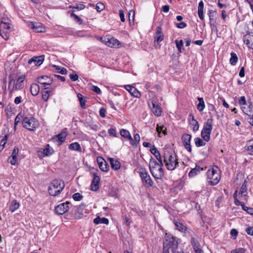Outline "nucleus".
<instances>
[{
  "instance_id": "6e6d98bb",
  "label": "nucleus",
  "mask_w": 253,
  "mask_h": 253,
  "mask_svg": "<svg viewBox=\"0 0 253 253\" xmlns=\"http://www.w3.org/2000/svg\"><path fill=\"white\" fill-rule=\"evenodd\" d=\"M73 198L76 201H79L82 199L83 196L79 193H76L73 195Z\"/></svg>"
},
{
  "instance_id": "412c9836",
  "label": "nucleus",
  "mask_w": 253,
  "mask_h": 253,
  "mask_svg": "<svg viewBox=\"0 0 253 253\" xmlns=\"http://www.w3.org/2000/svg\"><path fill=\"white\" fill-rule=\"evenodd\" d=\"M154 38L155 42H161L164 40V34L162 33V29L160 26L157 28Z\"/></svg>"
},
{
  "instance_id": "a18cd8bd",
  "label": "nucleus",
  "mask_w": 253,
  "mask_h": 253,
  "mask_svg": "<svg viewBox=\"0 0 253 253\" xmlns=\"http://www.w3.org/2000/svg\"><path fill=\"white\" fill-rule=\"evenodd\" d=\"M251 142L252 140L249 141L246 145L245 148L247 150L250 152L249 153L250 155H253V146L251 144Z\"/></svg>"
},
{
  "instance_id": "6ab92c4d",
  "label": "nucleus",
  "mask_w": 253,
  "mask_h": 253,
  "mask_svg": "<svg viewBox=\"0 0 253 253\" xmlns=\"http://www.w3.org/2000/svg\"><path fill=\"white\" fill-rule=\"evenodd\" d=\"M247 181L245 180L244 183L242 184L241 189L239 191V195H240L242 197L243 199L247 201L249 196L247 195Z\"/></svg>"
},
{
  "instance_id": "9d476101",
  "label": "nucleus",
  "mask_w": 253,
  "mask_h": 253,
  "mask_svg": "<svg viewBox=\"0 0 253 253\" xmlns=\"http://www.w3.org/2000/svg\"><path fill=\"white\" fill-rule=\"evenodd\" d=\"M37 81L38 83L42 84L44 89H48V87H46V85H50L52 84L53 79L51 77L47 76H42L37 79Z\"/></svg>"
},
{
  "instance_id": "c9c22d12",
  "label": "nucleus",
  "mask_w": 253,
  "mask_h": 253,
  "mask_svg": "<svg viewBox=\"0 0 253 253\" xmlns=\"http://www.w3.org/2000/svg\"><path fill=\"white\" fill-rule=\"evenodd\" d=\"M191 243L195 251L201 250L199 243L194 237L191 238Z\"/></svg>"
},
{
  "instance_id": "9b49d317",
  "label": "nucleus",
  "mask_w": 253,
  "mask_h": 253,
  "mask_svg": "<svg viewBox=\"0 0 253 253\" xmlns=\"http://www.w3.org/2000/svg\"><path fill=\"white\" fill-rule=\"evenodd\" d=\"M191 138V135L187 133L184 134L181 137L183 146H184L185 148L190 152L192 151L191 146L190 144Z\"/></svg>"
},
{
  "instance_id": "f704fd0d",
  "label": "nucleus",
  "mask_w": 253,
  "mask_h": 253,
  "mask_svg": "<svg viewBox=\"0 0 253 253\" xmlns=\"http://www.w3.org/2000/svg\"><path fill=\"white\" fill-rule=\"evenodd\" d=\"M19 206L20 204L16 200H13L9 206V210L10 211L13 212L19 208Z\"/></svg>"
},
{
  "instance_id": "13d9d810",
  "label": "nucleus",
  "mask_w": 253,
  "mask_h": 253,
  "mask_svg": "<svg viewBox=\"0 0 253 253\" xmlns=\"http://www.w3.org/2000/svg\"><path fill=\"white\" fill-rule=\"evenodd\" d=\"M239 104L242 106L247 104V101L244 96H241L239 100Z\"/></svg>"
},
{
  "instance_id": "cd10ccee",
  "label": "nucleus",
  "mask_w": 253,
  "mask_h": 253,
  "mask_svg": "<svg viewBox=\"0 0 253 253\" xmlns=\"http://www.w3.org/2000/svg\"><path fill=\"white\" fill-rule=\"evenodd\" d=\"M30 90L32 95L33 96H36L39 93L40 86L38 84L33 83L31 85Z\"/></svg>"
},
{
  "instance_id": "e433bc0d",
  "label": "nucleus",
  "mask_w": 253,
  "mask_h": 253,
  "mask_svg": "<svg viewBox=\"0 0 253 253\" xmlns=\"http://www.w3.org/2000/svg\"><path fill=\"white\" fill-rule=\"evenodd\" d=\"M25 76L24 75H22L18 77V78L17 80V82L16 83V88L17 89H18V90L21 89L22 88V85L23 83L24 82V81L25 80Z\"/></svg>"
},
{
  "instance_id": "b1692460",
  "label": "nucleus",
  "mask_w": 253,
  "mask_h": 253,
  "mask_svg": "<svg viewBox=\"0 0 253 253\" xmlns=\"http://www.w3.org/2000/svg\"><path fill=\"white\" fill-rule=\"evenodd\" d=\"M10 81L8 85V89L10 93H12L15 90H18V89L16 88V84L14 79L12 78L11 76L9 77Z\"/></svg>"
},
{
  "instance_id": "37998d69",
  "label": "nucleus",
  "mask_w": 253,
  "mask_h": 253,
  "mask_svg": "<svg viewBox=\"0 0 253 253\" xmlns=\"http://www.w3.org/2000/svg\"><path fill=\"white\" fill-rule=\"evenodd\" d=\"M53 67L57 70L58 73L61 74L65 75L67 73V69L64 67H61L57 65H53Z\"/></svg>"
},
{
  "instance_id": "052dcab7",
  "label": "nucleus",
  "mask_w": 253,
  "mask_h": 253,
  "mask_svg": "<svg viewBox=\"0 0 253 253\" xmlns=\"http://www.w3.org/2000/svg\"><path fill=\"white\" fill-rule=\"evenodd\" d=\"M246 250L244 248H238L235 250H232L231 253H245Z\"/></svg>"
},
{
  "instance_id": "2eb2a0df",
  "label": "nucleus",
  "mask_w": 253,
  "mask_h": 253,
  "mask_svg": "<svg viewBox=\"0 0 253 253\" xmlns=\"http://www.w3.org/2000/svg\"><path fill=\"white\" fill-rule=\"evenodd\" d=\"M125 88L129 92L131 96L136 98L140 97V92L135 87L128 84L125 85Z\"/></svg>"
},
{
  "instance_id": "aec40b11",
  "label": "nucleus",
  "mask_w": 253,
  "mask_h": 253,
  "mask_svg": "<svg viewBox=\"0 0 253 253\" xmlns=\"http://www.w3.org/2000/svg\"><path fill=\"white\" fill-rule=\"evenodd\" d=\"M213 121V120L211 116L204 123V126L202 130L211 132L212 129Z\"/></svg>"
},
{
  "instance_id": "4be33fe9",
  "label": "nucleus",
  "mask_w": 253,
  "mask_h": 253,
  "mask_svg": "<svg viewBox=\"0 0 253 253\" xmlns=\"http://www.w3.org/2000/svg\"><path fill=\"white\" fill-rule=\"evenodd\" d=\"M106 43L107 46L111 47H119L120 44V42L113 37L108 38Z\"/></svg>"
},
{
  "instance_id": "7c9ffc66",
  "label": "nucleus",
  "mask_w": 253,
  "mask_h": 253,
  "mask_svg": "<svg viewBox=\"0 0 253 253\" xmlns=\"http://www.w3.org/2000/svg\"><path fill=\"white\" fill-rule=\"evenodd\" d=\"M190 117H192V120L190 121L191 125L193 126L192 130L193 131H196L199 128L198 122L194 119V116L192 114H190Z\"/></svg>"
},
{
  "instance_id": "a878e982",
  "label": "nucleus",
  "mask_w": 253,
  "mask_h": 253,
  "mask_svg": "<svg viewBox=\"0 0 253 253\" xmlns=\"http://www.w3.org/2000/svg\"><path fill=\"white\" fill-rule=\"evenodd\" d=\"M43 61V59L42 56H36L28 60V63L31 64L34 62L35 65H40L42 63Z\"/></svg>"
},
{
  "instance_id": "680f3d73",
  "label": "nucleus",
  "mask_w": 253,
  "mask_h": 253,
  "mask_svg": "<svg viewBox=\"0 0 253 253\" xmlns=\"http://www.w3.org/2000/svg\"><path fill=\"white\" fill-rule=\"evenodd\" d=\"M91 89L98 94H100L101 93L100 89L97 86L92 85Z\"/></svg>"
},
{
  "instance_id": "a211bd4d",
  "label": "nucleus",
  "mask_w": 253,
  "mask_h": 253,
  "mask_svg": "<svg viewBox=\"0 0 253 253\" xmlns=\"http://www.w3.org/2000/svg\"><path fill=\"white\" fill-rule=\"evenodd\" d=\"M100 182V177L96 174H93V178L91 184V190L96 191L99 189L98 184Z\"/></svg>"
},
{
  "instance_id": "4d7b16f0",
  "label": "nucleus",
  "mask_w": 253,
  "mask_h": 253,
  "mask_svg": "<svg viewBox=\"0 0 253 253\" xmlns=\"http://www.w3.org/2000/svg\"><path fill=\"white\" fill-rule=\"evenodd\" d=\"M104 5L101 2H98L96 4L95 9L97 11H101L104 9Z\"/></svg>"
},
{
  "instance_id": "7ed1b4c3",
  "label": "nucleus",
  "mask_w": 253,
  "mask_h": 253,
  "mask_svg": "<svg viewBox=\"0 0 253 253\" xmlns=\"http://www.w3.org/2000/svg\"><path fill=\"white\" fill-rule=\"evenodd\" d=\"M65 187L64 182L60 180L54 179L50 184L48 188L49 194L52 196L58 195L63 190Z\"/></svg>"
},
{
  "instance_id": "c03bdc74",
  "label": "nucleus",
  "mask_w": 253,
  "mask_h": 253,
  "mask_svg": "<svg viewBox=\"0 0 253 253\" xmlns=\"http://www.w3.org/2000/svg\"><path fill=\"white\" fill-rule=\"evenodd\" d=\"M78 98L80 101L81 106L83 109L85 108V101L84 99V96L81 94L78 93L77 95Z\"/></svg>"
},
{
  "instance_id": "4468645a",
  "label": "nucleus",
  "mask_w": 253,
  "mask_h": 253,
  "mask_svg": "<svg viewBox=\"0 0 253 253\" xmlns=\"http://www.w3.org/2000/svg\"><path fill=\"white\" fill-rule=\"evenodd\" d=\"M97 162L100 169L105 172H107L109 169V166L105 160L102 157L97 158Z\"/></svg>"
},
{
  "instance_id": "338daca9",
  "label": "nucleus",
  "mask_w": 253,
  "mask_h": 253,
  "mask_svg": "<svg viewBox=\"0 0 253 253\" xmlns=\"http://www.w3.org/2000/svg\"><path fill=\"white\" fill-rule=\"evenodd\" d=\"M238 232L237 230L235 229H232L230 231V234L231 235L234 237V239H236L237 238V236L238 235Z\"/></svg>"
},
{
  "instance_id": "6e6552de",
  "label": "nucleus",
  "mask_w": 253,
  "mask_h": 253,
  "mask_svg": "<svg viewBox=\"0 0 253 253\" xmlns=\"http://www.w3.org/2000/svg\"><path fill=\"white\" fill-rule=\"evenodd\" d=\"M54 153L53 149L49 144H47L45 148H41L37 151V154L40 159H42L44 157L51 156Z\"/></svg>"
},
{
  "instance_id": "5701e85b",
  "label": "nucleus",
  "mask_w": 253,
  "mask_h": 253,
  "mask_svg": "<svg viewBox=\"0 0 253 253\" xmlns=\"http://www.w3.org/2000/svg\"><path fill=\"white\" fill-rule=\"evenodd\" d=\"M173 223L175 226V228L181 232H184L187 230V227L185 226L182 222H181L179 220H174Z\"/></svg>"
},
{
  "instance_id": "393cba45",
  "label": "nucleus",
  "mask_w": 253,
  "mask_h": 253,
  "mask_svg": "<svg viewBox=\"0 0 253 253\" xmlns=\"http://www.w3.org/2000/svg\"><path fill=\"white\" fill-rule=\"evenodd\" d=\"M108 159L109 160L112 169L117 170L120 168L121 164L119 161L115 160L112 158H109Z\"/></svg>"
},
{
  "instance_id": "f03ea898",
  "label": "nucleus",
  "mask_w": 253,
  "mask_h": 253,
  "mask_svg": "<svg viewBox=\"0 0 253 253\" xmlns=\"http://www.w3.org/2000/svg\"><path fill=\"white\" fill-rule=\"evenodd\" d=\"M163 167V162L158 163L155 160H151L150 162L149 169L151 174L156 180L161 179L164 177V172Z\"/></svg>"
},
{
  "instance_id": "c756f323",
  "label": "nucleus",
  "mask_w": 253,
  "mask_h": 253,
  "mask_svg": "<svg viewBox=\"0 0 253 253\" xmlns=\"http://www.w3.org/2000/svg\"><path fill=\"white\" fill-rule=\"evenodd\" d=\"M202 170V168H200V166H198L196 165L195 168H193L191 169V170L189 172L188 175L190 177H194Z\"/></svg>"
},
{
  "instance_id": "a19ab883",
  "label": "nucleus",
  "mask_w": 253,
  "mask_h": 253,
  "mask_svg": "<svg viewBox=\"0 0 253 253\" xmlns=\"http://www.w3.org/2000/svg\"><path fill=\"white\" fill-rule=\"evenodd\" d=\"M231 57L230 59V63L232 65H235L236 63L238 62V58L237 57V54L234 52H231Z\"/></svg>"
},
{
  "instance_id": "79ce46f5",
  "label": "nucleus",
  "mask_w": 253,
  "mask_h": 253,
  "mask_svg": "<svg viewBox=\"0 0 253 253\" xmlns=\"http://www.w3.org/2000/svg\"><path fill=\"white\" fill-rule=\"evenodd\" d=\"M198 100L199 101V102L197 105V108L199 111L201 112L205 108V102L202 97H198Z\"/></svg>"
},
{
  "instance_id": "bf43d9fd",
  "label": "nucleus",
  "mask_w": 253,
  "mask_h": 253,
  "mask_svg": "<svg viewBox=\"0 0 253 253\" xmlns=\"http://www.w3.org/2000/svg\"><path fill=\"white\" fill-rule=\"evenodd\" d=\"M72 7L74 9H77L78 10H81L84 9L85 7V6L82 3H80L77 4L76 6H73Z\"/></svg>"
},
{
  "instance_id": "2f4dec72",
  "label": "nucleus",
  "mask_w": 253,
  "mask_h": 253,
  "mask_svg": "<svg viewBox=\"0 0 253 253\" xmlns=\"http://www.w3.org/2000/svg\"><path fill=\"white\" fill-rule=\"evenodd\" d=\"M10 29H12V27L9 23L2 21H0V32L6 30H10Z\"/></svg>"
},
{
  "instance_id": "864d4df0",
  "label": "nucleus",
  "mask_w": 253,
  "mask_h": 253,
  "mask_svg": "<svg viewBox=\"0 0 253 253\" xmlns=\"http://www.w3.org/2000/svg\"><path fill=\"white\" fill-rule=\"evenodd\" d=\"M237 193L238 190H236L233 194V198L234 200V203L236 206H239L240 204H241V202H240L237 198Z\"/></svg>"
},
{
  "instance_id": "ddd939ff",
  "label": "nucleus",
  "mask_w": 253,
  "mask_h": 253,
  "mask_svg": "<svg viewBox=\"0 0 253 253\" xmlns=\"http://www.w3.org/2000/svg\"><path fill=\"white\" fill-rule=\"evenodd\" d=\"M216 15V11L210 9L208 11L210 24L211 29H215L217 30V26L215 22L214 18Z\"/></svg>"
},
{
  "instance_id": "72a5a7b5",
  "label": "nucleus",
  "mask_w": 253,
  "mask_h": 253,
  "mask_svg": "<svg viewBox=\"0 0 253 253\" xmlns=\"http://www.w3.org/2000/svg\"><path fill=\"white\" fill-rule=\"evenodd\" d=\"M156 130L158 133L159 137H161V134L162 132L164 135H166L167 134V128L163 125L160 126L157 124Z\"/></svg>"
},
{
  "instance_id": "de8ad7c7",
  "label": "nucleus",
  "mask_w": 253,
  "mask_h": 253,
  "mask_svg": "<svg viewBox=\"0 0 253 253\" xmlns=\"http://www.w3.org/2000/svg\"><path fill=\"white\" fill-rule=\"evenodd\" d=\"M71 17L73 18L74 20L79 24H82L83 22V20L80 18L78 15L75 14L74 12L71 14Z\"/></svg>"
},
{
  "instance_id": "49530a36",
  "label": "nucleus",
  "mask_w": 253,
  "mask_h": 253,
  "mask_svg": "<svg viewBox=\"0 0 253 253\" xmlns=\"http://www.w3.org/2000/svg\"><path fill=\"white\" fill-rule=\"evenodd\" d=\"M195 145L197 147H201L203 146H205L206 145V142L204 141V140L201 139L199 137L195 138Z\"/></svg>"
},
{
  "instance_id": "e2e57ef3",
  "label": "nucleus",
  "mask_w": 253,
  "mask_h": 253,
  "mask_svg": "<svg viewBox=\"0 0 253 253\" xmlns=\"http://www.w3.org/2000/svg\"><path fill=\"white\" fill-rule=\"evenodd\" d=\"M108 133L109 134L113 136V137L116 136L117 132L116 129L115 128H110L108 129Z\"/></svg>"
},
{
  "instance_id": "3c124183",
  "label": "nucleus",
  "mask_w": 253,
  "mask_h": 253,
  "mask_svg": "<svg viewBox=\"0 0 253 253\" xmlns=\"http://www.w3.org/2000/svg\"><path fill=\"white\" fill-rule=\"evenodd\" d=\"M8 162L9 163H10L12 165H15L16 163H17V157H15V156H12L11 155L8 158V160H7Z\"/></svg>"
},
{
  "instance_id": "20e7f679",
  "label": "nucleus",
  "mask_w": 253,
  "mask_h": 253,
  "mask_svg": "<svg viewBox=\"0 0 253 253\" xmlns=\"http://www.w3.org/2000/svg\"><path fill=\"white\" fill-rule=\"evenodd\" d=\"M207 174L208 182L211 185H215L219 182L220 175L217 167L208 169Z\"/></svg>"
},
{
  "instance_id": "423d86ee",
  "label": "nucleus",
  "mask_w": 253,
  "mask_h": 253,
  "mask_svg": "<svg viewBox=\"0 0 253 253\" xmlns=\"http://www.w3.org/2000/svg\"><path fill=\"white\" fill-rule=\"evenodd\" d=\"M22 125L26 129L34 131L39 126V122L34 117H25L23 119Z\"/></svg>"
},
{
  "instance_id": "58836bf2",
  "label": "nucleus",
  "mask_w": 253,
  "mask_h": 253,
  "mask_svg": "<svg viewBox=\"0 0 253 253\" xmlns=\"http://www.w3.org/2000/svg\"><path fill=\"white\" fill-rule=\"evenodd\" d=\"M211 132L202 130L201 136L202 138L206 142L210 140V136Z\"/></svg>"
},
{
  "instance_id": "1a4fd4ad",
  "label": "nucleus",
  "mask_w": 253,
  "mask_h": 253,
  "mask_svg": "<svg viewBox=\"0 0 253 253\" xmlns=\"http://www.w3.org/2000/svg\"><path fill=\"white\" fill-rule=\"evenodd\" d=\"M71 207H72L71 203L69 202H66V203L60 204L56 206L55 208V211L57 214L62 215L67 212Z\"/></svg>"
},
{
  "instance_id": "f3484780",
  "label": "nucleus",
  "mask_w": 253,
  "mask_h": 253,
  "mask_svg": "<svg viewBox=\"0 0 253 253\" xmlns=\"http://www.w3.org/2000/svg\"><path fill=\"white\" fill-rule=\"evenodd\" d=\"M29 26L35 32L42 33L45 31V28L40 23L32 22Z\"/></svg>"
},
{
  "instance_id": "bb28decb",
  "label": "nucleus",
  "mask_w": 253,
  "mask_h": 253,
  "mask_svg": "<svg viewBox=\"0 0 253 253\" xmlns=\"http://www.w3.org/2000/svg\"><path fill=\"white\" fill-rule=\"evenodd\" d=\"M204 4L202 0H201L198 4V14L200 19L203 20L204 19L203 10H204Z\"/></svg>"
},
{
  "instance_id": "dca6fc26",
  "label": "nucleus",
  "mask_w": 253,
  "mask_h": 253,
  "mask_svg": "<svg viewBox=\"0 0 253 253\" xmlns=\"http://www.w3.org/2000/svg\"><path fill=\"white\" fill-rule=\"evenodd\" d=\"M151 104L152 107L151 108L154 114L157 116H160L162 114V109L161 107L154 100H152Z\"/></svg>"
},
{
  "instance_id": "f8f14e48",
  "label": "nucleus",
  "mask_w": 253,
  "mask_h": 253,
  "mask_svg": "<svg viewBox=\"0 0 253 253\" xmlns=\"http://www.w3.org/2000/svg\"><path fill=\"white\" fill-rule=\"evenodd\" d=\"M244 42L250 49H253V33H249L243 37Z\"/></svg>"
},
{
  "instance_id": "0e129e2a",
  "label": "nucleus",
  "mask_w": 253,
  "mask_h": 253,
  "mask_svg": "<svg viewBox=\"0 0 253 253\" xmlns=\"http://www.w3.org/2000/svg\"><path fill=\"white\" fill-rule=\"evenodd\" d=\"M70 79L71 80V81L75 82L78 80L79 76L76 74H70L69 75Z\"/></svg>"
},
{
  "instance_id": "4c0bfd02",
  "label": "nucleus",
  "mask_w": 253,
  "mask_h": 253,
  "mask_svg": "<svg viewBox=\"0 0 253 253\" xmlns=\"http://www.w3.org/2000/svg\"><path fill=\"white\" fill-rule=\"evenodd\" d=\"M248 108H249V110L247 111L245 107L241 106V109L242 110L243 113H245V114H246L247 115L250 116H251V114H252L251 111H252V109L253 108V105L251 102H249Z\"/></svg>"
},
{
  "instance_id": "8fccbe9b",
  "label": "nucleus",
  "mask_w": 253,
  "mask_h": 253,
  "mask_svg": "<svg viewBox=\"0 0 253 253\" xmlns=\"http://www.w3.org/2000/svg\"><path fill=\"white\" fill-rule=\"evenodd\" d=\"M58 138V140L61 142V143L64 142L66 137V134L65 133H60L58 134L57 136Z\"/></svg>"
},
{
  "instance_id": "603ef678",
  "label": "nucleus",
  "mask_w": 253,
  "mask_h": 253,
  "mask_svg": "<svg viewBox=\"0 0 253 253\" xmlns=\"http://www.w3.org/2000/svg\"><path fill=\"white\" fill-rule=\"evenodd\" d=\"M175 43L176 47L179 52H181V48L183 45V42L182 40L178 41L177 40H175Z\"/></svg>"
},
{
  "instance_id": "39448f33",
  "label": "nucleus",
  "mask_w": 253,
  "mask_h": 253,
  "mask_svg": "<svg viewBox=\"0 0 253 253\" xmlns=\"http://www.w3.org/2000/svg\"><path fill=\"white\" fill-rule=\"evenodd\" d=\"M139 174L142 184L144 186L150 187L153 185L154 182L145 168H140L139 170Z\"/></svg>"
},
{
  "instance_id": "774afa93",
  "label": "nucleus",
  "mask_w": 253,
  "mask_h": 253,
  "mask_svg": "<svg viewBox=\"0 0 253 253\" xmlns=\"http://www.w3.org/2000/svg\"><path fill=\"white\" fill-rule=\"evenodd\" d=\"M246 233L250 235H253V227H249L246 229Z\"/></svg>"
},
{
  "instance_id": "5fc2aeb1",
  "label": "nucleus",
  "mask_w": 253,
  "mask_h": 253,
  "mask_svg": "<svg viewBox=\"0 0 253 253\" xmlns=\"http://www.w3.org/2000/svg\"><path fill=\"white\" fill-rule=\"evenodd\" d=\"M23 116L21 113H19L15 118L14 127H15L17 124L20 122Z\"/></svg>"
},
{
  "instance_id": "0eeeda50",
  "label": "nucleus",
  "mask_w": 253,
  "mask_h": 253,
  "mask_svg": "<svg viewBox=\"0 0 253 253\" xmlns=\"http://www.w3.org/2000/svg\"><path fill=\"white\" fill-rule=\"evenodd\" d=\"M178 243L176 240L175 238L171 235H167L166 234L165 240L163 242V248L169 250L170 248L172 251L174 249L177 248Z\"/></svg>"
},
{
  "instance_id": "ea45409f",
  "label": "nucleus",
  "mask_w": 253,
  "mask_h": 253,
  "mask_svg": "<svg viewBox=\"0 0 253 253\" xmlns=\"http://www.w3.org/2000/svg\"><path fill=\"white\" fill-rule=\"evenodd\" d=\"M12 31V29H10V30H6L5 31L0 32V35L5 40H8L10 36V32Z\"/></svg>"
},
{
  "instance_id": "09e8293b",
  "label": "nucleus",
  "mask_w": 253,
  "mask_h": 253,
  "mask_svg": "<svg viewBox=\"0 0 253 253\" xmlns=\"http://www.w3.org/2000/svg\"><path fill=\"white\" fill-rule=\"evenodd\" d=\"M120 133L122 137L126 139H127L130 136L129 132L125 129H121L120 130Z\"/></svg>"
},
{
  "instance_id": "c85d7f7f",
  "label": "nucleus",
  "mask_w": 253,
  "mask_h": 253,
  "mask_svg": "<svg viewBox=\"0 0 253 253\" xmlns=\"http://www.w3.org/2000/svg\"><path fill=\"white\" fill-rule=\"evenodd\" d=\"M68 148L72 151H75L77 152H81L82 148L80 144L78 142H73L69 145Z\"/></svg>"
},
{
  "instance_id": "473e14b6",
  "label": "nucleus",
  "mask_w": 253,
  "mask_h": 253,
  "mask_svg": "<svg viewBox=\"0 0 253 253\" xmlns=\"http://www.w3.org/2000/svg\"><path fill=\"white\" fill-rule=\"evenodd\" d=\"M85 206L83 205H81L79 206L76 211H75V216L76 218H81L83 215V210L84 209Z\"/></svg>"
},
{
  "instance_id": "f257e3e1",
  "label": "nucleus",
  "mask_w": 253,
  "mask_h": 253,
  "mask_svg": "<svg viewBox=\"0 0 253 253\" xmlns=\"http://www.w3.org/2000/svg\"><path fill=\"white\" fill-rule=\"evenodd\" d=\"M164 162L168 170H172L178 165L175 153L171 150H166L163 156Z\"/></svg>"
},
{
  "instance_id": "69168bd1",
  "label": "nucleus",
  "mask_w": 253,
  "mask_h": 253,
  "mask_svg": "<svg viewBox=\"0 0 253 253\" xmlns=\"http://www.w3.org/2000/svg\"><path fill=\"white\" fill-rule=\"evenodd\" d=\"M119 16L121 19V21L122 22L125 21V14L123 10L120 9L119 10Z\"/></svg>"
}]
</instances>
